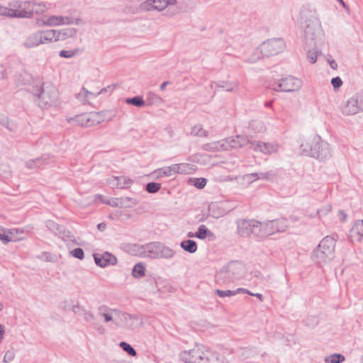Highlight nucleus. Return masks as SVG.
<instances>
[{
	"label": "nucleus",
	"mask_w": 363,
	"mask_h": 363,
	"mask_svg": "<svg viewBox=\"0 0 363 363\" xmlns=\"http://www.w3.org/2000/svg\"><path fill=\"white\" fill-rule=\"evenodd\" d=\"M120 346L131 356L136 355L135 350L128 343L122 342H121Z\"/></svg>",
	"instance_id": "27"
},
{
	"label": "nucleus",
	"mask_w": 363,
	"mask_h": 363,
	"mask_svg": "<svg viewBox=\"0 0 363 363\" xmlns=\"http://www.w3.org/2000/svg\"><path fill=\"white\" fill-rule=\"evenodd\" d=\"M264 148H262L260 143L252 144V147L256 151H259L264 153H272L278 150V145L277 143H263Z\"/></svg>",
	"instance_id": "14"
},
{
	"label": "nucleus",
	"mask_w": 363,
	"mask_h": 363,
	"mask_svg": "<svg viewBox=\"0 0 363 363\" xmlns=\"http://www.w3.org/2000/svg\"><path fill=\"white\" fill-rule=\"evenodd\" d=\"M104 316L105 320L106 322L110 321L111 320H112V318L109 315H108V314H104Z\"/></svg>",
	"instance_id": "40"
},
{
	"label": "nucleus",
	"mask_w": 363,
	"mask_h": 363,
	"mask_svg": "<svg viewBox=\"0 0 363 363\" xmlns=\"http://www.w3.org/2000/svg\"><path fill=\"white\" fill-rule=\"evenodd\" d=\"M119 185L121 188L128 186L132 184V181L125 177H121L118 178Z\"/></svg>",
	"instance_id": "29"
},
{
	"label": "nucleus",
	"mask_w": 363,
	"mask_h": 363,
	"mask_svg": "<svg viewBox=\"0 0 363 363\" xmlns=\"http://www.w3.org/2000/svg\"><path fill=\"white\" fill-rule=\"evenodd\" d=\"M30 10H31V16L33 13L43 14L48 11V7L44 3L31 2Z\"/></svg>",
	"instance_id": "18"
},
{
	"label": "nucleus",
	"mask_w": 363,
	"mask_h": 363,
	"mask_svg": "<svg viewBox=\"0 0 363 363\" xmlns=\"http://www.w3.org/2000/svg\"><path fill=\"white\" fill-rule=\"evenodd\" d=\"M337 1L341 4V5H342L344 8L347 9V5L345 4V3L344 2V1H343V0H337Z\"/></svg>",
	"instance_id": "43"
},
{
	"label": "nucleus",
	"mask_w": 363,
	"mask_h": 363,
	"mask_svg": "<svg viewBox=\"0 0 363 363\" xmlns=\"http://www.w3.org/2000/svg\"><path fill=\"white\" fill-rule=\"evenodd\" d=\"M68 22V18L62 16H44L36 19V25L39 27L58 26Z\"/></svg>",
	"instance_id": "9"
},
{
	"label": "nucleus",
	"mask_w": 363,
	"mask_h": 363,
	"mask_svg": "<svg viewBox=\"0 0 363 363\" xmlns=\"http://www.w3.org/2000/svg\"><path fill=\"white\" fill-rule=\"evenodd\" d=\"M79 52V50H62L60 52V56L62 57H72L74 56L77 53Z\"/></svg>",
	"instance_id": "28"
},
{
	"label": "nucleus",
	"mask_w": 363,
	"mask_h": 363,
	"mask_svg": "<svg viewBox=\"0 0 363 363\" xmlns=\"http://www.w3.org/2000/svg\"><path fill=\"white\" fill-rule=\"evenodd\" d=\"M4 77V70L2 67L0 66V79Z\"/></svg>",
	"instance_id": "39"
},
{
	"label": "nucleus",
	"mask_w": 363,
	"mask_h": 363,
	"mask_svg": "<svg viewBox=\"0 0 363 363\" xmlns=\"http://www.w3.org/2000/svg\"><path fill=\"white\" fill-rule=\"evenodd\" d=\"M175 174H191L194 171L192 165L187 163L173 164Z\"/></svg>",
	"instance_id": "16"
},
{
	"label": "nucleus",
	"mask_w": 363,
	"mask_h": 363,
	"mask_svg": "<svg viewBox=\"0 0 363 363\" xmlns=\"http://www.w3.org/2000/svg\"><path fill=\"white\" fill-rule=\"evenodd\" d=\"M208 233V230L207 228L204 225H202L199 228L198 232L195 235V237L199 239H205L207 236Z\"/></svg>",
	"instance_id": "24"
},
{
	"label": "nucleus",
	"mask_w": 363,
	"mask_h": 363,
	"mask_svg": "<svg viewBox=\"0 0 363 363\" xmlns=\"http://www.w3.org/2000/svg\"><path fill=\"white\" fill-rule=\"evenodd\" d=\"M161 188V185L159 183L151 182L147 184L146 190L150 193H155Z\"/></svg>",
	"instance_id": "26"
},
{
	"label": "nucleus",
	"mask_w": 363,
	"mask_h": 363,
	"mask_svg": "<svg viewBox=\"0 0 363 363\" xmlns=\"http://www.w3.org/2000/svg\"><path fill=\"white\" fill-rule=\"evenodd\" d=\"M132 274L135 277H141L144 276V274H145L144 266L141 264H137L134 267Z\"/></svg>",
	"instance_id": "22"
},
{
	"label": "nucleus",
	"mask_w": 363,
	"mask_h": 363,
	"mask_svg": "<svg viewBox=\"0 0 363 363\" xmlns=\"http://www.w3.org/2000/svg\"><path fill=\"white\" fill-rule=\"evenodd\" d=\"M240 292H247V290L245 289H242V288H238L235 291H230V290L222 291V290H219V289L216 290V294L220 297L232 296H235Z\"/></svg>",
	"instance_id": "20"
},
{
	"label": "nucleus",
	"mask_w": 363,
	"mask_h": 363,
	"mask_svg": "<svg viewBox=\"0 0 363 363\" xmlns=\"http://www.w3.org/2000/svg\"><path fill=\"white\" fill-rule=\"evenodd\" d=\"M9 8L0 6V15L9 16Z\"/></svg>",
	"instance_id": "35"
},
{
	"label": "nucleus",
	"mask_w": 363,
	"mask_h": 363,
	"mask_svg": "<svg viewBox=\"0 0 363 363\" xmlns=\"http://www.w3.org/2000/svg\"><path fill=\"white\" fill-rule=\"evenodd\" d=\"M105 228H106V224H104V223H99V224L98 225V228H99V230H103V229H104Z\"/></svg>",
	"instance_id": "41"
},
{
	"label": "nucleus",
	"mask_w": 363,
	"mask_h": 363,
	"mask_svg": "<svg viewBox=\"0 0 363 363\" xmlns=\"http://www.w3.org/2000/svg\"><path fill=\"white\" fill-rule=\"evenodd\" d=\"M101 118L98 113H89L78 115L73 120L79 125L89 127L100 123Z\"/></svg>",
	"instance_id": "8"
},
{
	"label": "nucleus",
	"mask_w": 363,
	"mask_h": 363,
	"mask_svg": "<svg viewBox=\"0 0 363 363\" xmlns=\"http://www.w3.org/2000/svg\"><path fill=\"white\" fill-rule=\"evenodd\" d=\"M310 58H311V62L312 63L315 62V61H316V55L314 54V53H312L311 57H310Z\"/></svg>",
	"instance_id": "38"
},
{
	"label": "nucleus",
	"mask_w": 363,
	"mask_h": 363,
	"mask_svg": "<svg viewBox=\"0 0 363 363\" xmlns=\"http://www.w3.org/2000/svg\"><path fill=\"white\" fill-rule=\"evenodd\" d=\"M194 235L193 234H191V233H189V237L192 238V237H194Z\"/></svg>",
	"instance_id": "44"
},
{
	"label": "nucleus",
	"mask_w": 363,
	"mask_h": 363,
	"mask_svg": "<svg viewBox=\"0 0 363 363\" xmlns=\"http://www.w3.org/2000/svg\"><path fill=\"white\" fill-rule=\"evenodd\" d=\"M331 83L335 89L340 87L342 84V82L340 77L333 78L331 81Z\"/></svg>",
	"instance_id": "32"
},
{
	"label": "nucleus",
	"mask_w": 363,
	"mask_h": 363,
	"mask_svg": "<svg viewBox=\"0 0 363 363\" xmlns=\"http://www.w3.org/2000/svg\"><path fill=\"white\" fill-rule=\"evenodd\" d=\"M246 293L249 294L250 295L255 296L257 297L260 301L262 300V295L260 294H252V293L248 291L247 290Z\"/></svg>",
	"instance_id": "36"
},
{
	"label": "nucleus",
	"mask_w": 363,
	"mask_h": 363,
	"mask_svg": "<svg viewBox=\"0 0 363 363\" xmlns=\"http://www.w3.org/2000/svg\"><path fill=\"white\" fill-rule=\"evenodd\" d=\"M259 48L264 56L269 57L283 51L285 48V43L281 38L271 39L264 42Z\"/></svg>",
	"instance_id": "5"
},
{
	"label": "nucleus",
	"mask_w": 363,
	"mask_h": 363,
	"mask_svg": "<svg viewBox=\"0 0 363 363\" xmlns=\"http://www.w3.org/2000/svg\"><path fill=\"white\" fill-rule=\"evenodd\" d=\"M335 240L332 237L324 238L315 252L316 257L322 260L332 257L335 252Z\"/></svg>",
	"instance_id": "3"
},
{
	"label": "nucleus",
	"mask_w": 363,
	"mask_h": 363,
	"mask_svg": "<svg viewBox=\"0 0 363 363\" xmlns=\"http://www.w3.org/2000/svg\"><path fill=\"white\" fill-rule=\"evenodd\" d=\"M72 254L77 258L82 259L84 257V252L81 248H76L72 252Z\"/></svg>",
	"instance_id": "31"
},
{
	"label": "nucleus",
	"mask_w": 363,
	"mask_h": 363,
	"mask_svg": "<svg viewBox=\"0 0 363 363\" xmlns=\"http://www.w3.org/2000/svg\"><path fill=\"white\" fill-rule=\"evenodd\" d=\"M33 94L45 104L54 101L58 97V91L51 84L38 83L33 87Z\"/></svg>",
	"instance_id": "2"
},
{
	"label": "nucleus",
	"mask_w": 363,
	"mask_h": 363,
	"mask_svg": "<svg viewBox=\"0 0 363 363\" xmlns=\"http://www.w3.org/2000/svg\"><path fill=\"white\" fill-rule=\"evenodd\" d=\"M126 102L128 104H131L136 106H142L145 104L144 100L141 97H139V96H136V97H134L132 99H128L126 100Z\"/></svg>",
	"instance_id": "25"
},
{
	"label": "nucleus",
	"mask_w": 363,
	"mask_h": 363,
	"mask_svg": "<svg viewBox=\"0 0 363 363\" xmlns=\"http://www.w3.org/2000/svg\"><path fill=\"white\" fill-rule=\"evenodd\" d=\"M71 30H47L40 31L42 44L65 40L71 35Z\"/></svg>",
	"instance_id": "6"
},
{
	"label": "nucleus",
	"mask_w": 363,
	"mask_h": 363,
	"mask_svg": "<svg viewBox=\"0 0 363 363\" xmlns=\"http://www.w3.org/2000/svg\"><path fill=\"white\" fill-rule=\"evenodd\" d=\"M155 173L157 174V177H172L176 174L173 168V164L172 166L164 167L162 169H160L156 171Z\"/></svg>",
	"instance_id": "19"
},
{
	"label": "nucleus",
	"mask_w": 363,
	"mask_h": 363,
	"mask_svg": "<svg viewBox=\"0 0 363 363\" xmlns=\"http://www.w3.org/2000/svg\"><path fill=\"white\" fill-rule=\"evenodd\" d=\"M174 3L175 0H148L144 3L143 6L145 9L149 10L151 9L150 7L151 6L152 9L161 11L164 9L168 5L174 4Z\"/></svg>",
	"instance_id": "11"
},
{
	"label": "nucleus",
	"mask_w": 363,
	"mask_h": 363,
	"mask_svg": "<svg viewBox=\"0 0 363 363\" xmlns=\"http://www.w3.org/2000/svg\"><path fill=\"white\" fill-rule=\"evenodd\" d=\"M31 2L13 3L9 7V16L26 18L31 16Z\"/></svg>",
	"instance_id": "7"
},
{
	"label": "nucleus",
	"mask_w": 363,
	"mask_h": 363,
	"mask_svg": "<svg viewBox=\"0 0 363 363\" xmlns=\"http://www.w3.org/2000/svg\"><path fill=\"white\" fill-rule=\"evenodd\" d=\"M94 259L97 265L104 267L108 264H115L116 258L109 253H105L103 255H94Z\"/></svg>",
	"instance_id": "12"
},
{
	"label": "nucleus",
	"mask_w": 363,
	"mask_h": 363,
	"mask_svg": "<svg viewBox=\"0 0 363 363\" xmlns=\"http://www.w3.org/2000/svg\"><path fill=\"white\" fill-rule=\"evenodd\" d=\"M300 86V82L296 78L289 77L281 80L279 87L282 91H293Z\"/></svg>",
	"instance_id": "10"
},
{
	"label": "nucleus",
	"mask_w": 363,
	"mask_h": 363,
	"mask_svg": "<svg viewBox=\"0 0 363 363\" xmlns=\"http://www.w3.org/2000/svg\"><path fill=\"white\" fill-rule=\"evenodd\" d=\"M211 352L201 345H196L189 351L182 353V361L186 363H206Z\"/></svg>",
	"instance_id": "1"
},
{
	"label": "nucleus",
	"mask_w": 363,
	"mask_h": 363,
	"mask_svg": "<svg viewBox=\"0 0 363 363\" xmlns=\"http://www.w3.org/2000/svg\"><path fill=\"white\" fill-rule=\"evenodd\" d=\"M330 67L334 69H335L337 67V64L334 60L330 61Z\"/></svg>",
	"instance_id": "37"
},
{
	"label": "nucleus",
	"mask_w": 363,
	"mask_h": 363,
	"mask_svg": "<svg viewBox=\"0 0 363 363\" xmlns=\"http://www.w3.org/2000/svg\"><path fill=\"white\" fill-rule=\"evenodd\" d=\"M262 145H263L264 143L259 142ZM262 148H264V146L262 145Z\"/></svg>",
	"instance_id": "45"
},
{
	"label": "nucleus",
	"mask_w": 363,
	"mask_h": 363,
	"mask_svg": "<svg viewBox=\"0 0 363 363\" xmlns=\"http://www.w3.org/2000/svg\"><path fill=\"white\" fill-rule=\"evenodd\" d=\"M350 237L354 240H359L363 238V220L357 221L350 231Z\"/></svg>",
	"instance_id": "15"
},
{
	"label": "nucleus",
	"mask_w": 363,
	"mask_h": 363,
	"mask_svg": "<svg viewBox=\"0 0 363 363\" xmlns=\"http://www.w3.org/2000/svg\"><path fill=\"white\" fill-rule=\"evenodd\" d=\"M361 109L358 100L357 99H350L343 107L342 112L345 115H354Z\"/></svg>",
	"instance_id": "13"
},
{
	"label": "nucleus",
	"mask_w": 363,
	"mask_h": 363,
	"mask_svg": "<svg viewBox=\"0 0 363 363\" xmlns=\"http://www.w3.org/2000/svg\"><path fill=\"white\" fill-rule=\"evenodd\" d=\"M168 82H163L162 84H161V86H160V89L161 90H164L166 87V86L167 85Z\"/></svg>",
	"instance_id": "42"
},
{
	"label": "nucleus",
	"mask_w": 363,
	"mask_h": 363,
	"mask_svg": "<svg viewBox=\"0 0 363 363\" xmlns=\"http://www.w3.org/2000/svg\"><path fill=\"white\" fill-rule=\"evenodd\" d=\"M181 246L184 250L191 253L196 252L197 250L196 243L191 240L183 241L181 243Z\"/></svg>",
	"instance_id": "21"
},
{
	"label": "nucleus",
	"mask_w": 363,
	"mask_h": 363,
	"mask_svg": "<svg viewBox=\"0 0 363 363\" xmlns=\"http://www.w3.org/2000/svg\"><path fill=\"white\" fill-rule=\"evenodd\" d=\"M0 240L5 243L11 241V239L10 238V237L8 235L1 234V233H0Z\"/></svg>",
	"instance_id": "34"
},
{
	"label": "nucleus",
	"mask_w": 363,
	"mask_h": 363,
	"mask_svg": "<svg viewBox=\"0 0 363 363\" xmlns=\"http://www.w3.org/2000/svg\"><path fill=\"white\" fill-rule=\"evenodd\" d=\"M279 223V221H270L267 223L262 224L258 221H245L242 223V225L246 228L248 227L251 228L252 233L257 235H267L274 233L272 229L277 228Z\"/></svg>",
	"instance_id": "4"
},
{
	"label": "nucleus",
	"mask_w": 363,
	"mask_h": 363,
	"mask_svg": "<svg viewBox=\"0 0 363 363\" xmlns=\"http://www.w3.org/2000/svg\"><path fill=\"white\" fill-rule=\"evenodd\" d=\"M206 179L204 178H199L195 180L194 185L199 189H202L206 185Z\"/></svg>",
	"instance_id": "30"
},
{
	"label": "nucleus",
	"mask_w": 363,
	"mask_h": 363,
	"mask_svg": "<svg viewBox=\"0 0 363 363\" xmlns=\"http://www.w3.org/2000/svg\"><path fill=\"white\" fill-rule=\"evenodd\" d=\"M344 360L345 357L339 354H332L326 359V361L330 363H341Z\"/></svg>",
	"instance_id": "23"
},
{
	"label": "nucleus",
	"mask_w": 363,
	"mask_h": 363,
	"mask_svg": "<svg viewBox=\"0 0 363 363\" xmlns=\"http://www.w3.org/2000/svg\"><path fill=\"white\" fill-rule=\"evenodd\" d=\"M13 357H14L13 352L8 351L7 352H6V354L4 357V360L6 362H9L12 361L13 359Z\"/></svg>",
	"instance_id": "33"
},
{
	"label": "nucleus",
	"mask_w": 363,
	"mask_h": 363,
	"mask_svg": "<svg viewBox=\"0 0 363 363\" xmlns=\"http://www.w3.org/2000/svg\"><path fill=\"white\" fill-rule=\"evenodd\" d=\"M40 44H42V40L39 32L30 35L24 43L28 48H34Z\"/></svg>",
	"instance_id": "17"
}]
</instances>
